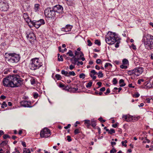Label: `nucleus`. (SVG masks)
Instances as JSON below:
<instances>
[{"label": "nucleus", "instance_id": "obj_58", "mask_svg": "<svg viewBox=\"0 0 153 153\" xmlns=\"http://www.w3.org/2000/svg\"><path fill=\"white\" fill-rule=\"evenodd\" d=\"M71 125L70 124H68L67 126L64 127V128L65 129H67L68 128L70 127Z\"/></svg>", "mask_w": 153, "mask_h": 153}, {"label": "nucleus", "instance_id": "obj_17", "mask_svg": "<svg viewBox=\"0 0 153 153\" xmlns=\"http://www.w3.org/2000/svg\"><path fill=\"white\" fill-rule=\"evenodd\" d=\"M75 54L76 56H79L80 57L83 56L84 54L81 51H75Z\"/></svg>", "mask_w": 153, "mask_h": 153}, {"label": "nucleus", "instance_id": "obj_47", "mask_svg": "<svg viewBox=\"0 0 153 153\" xmlns=\"http://www.w3.org/2000/svg\"><path fill=\"white\" fill-rule=\"evenodd\" d=\"M140 96V94L138 93H136L135 94H134L133 95V97H135L136 98H137Z\"/></svg>", "mask_w": 153, "mask_h": 153}, {"label": "nucleus", "instance_id": "obj_5", "mask_svg": "<svg viewBox=\"0 0 153 153\" xmlns=\"http://www.w3.org/2000/svg\"><path fill=\"white\" fill-rule=\"evenodd\" d=\"M55 13L58 18H61L63 16V7L59 5H57L53 7Z\"/></svg>", "mask_w": 153, "mask_h": 153}, {"label": "nucleus", "instance_id": "obj_36", "mask_svg": "<svg viewBox=\"0 0 153 153\" xmlns=\"http://www.w3.org/2000/svg\"><path fill=\"white\" fill-rule=\"evenodd\" d=\"M114 85H116L117 82V80L116 78H114L113 79L112 81Z\"/></svg>", "mask_w": 153, "mask_h": 153}, {"label": "nucleus", "instance_id": "obj_15", "mask_svg": "<svg viewBox=\"0 0 153 153\" xmlns=\"http://www.w3.org/2000/svg\"><path fill=\"white\" fill-rule=\"evenodd\" d=\"M34 35L33 33H31L27 34L26 36L27 38L30 40L33 39V38L34 37Z\"/></svg>", "mask_w": 153, "mask_h": 153}, {"label": "nucleus", "instance_id": "obj_23", "mask_svg": "<svg viewBox=\"0 0 153 153\" xmlns=\"http://www.w3.org/2000/svg\"><path fill=\"white\" fill-rule=\"evenodd\" d=\"M85 124H87V126H89L90 125L91 121L88 120H85Z\"/></svg>", "mask_w": 153, "mask_h": 153}, {"label": "nucleus", "instance_id": "obj_10", "mask_svg": "<svg viewBox=\"0 0 153 153\" xmlns=\"http://www.w3.org/2000/svg\"><path fill=\"white\" fill-rule=\"evenodd\" d=\"M122 117L123 118L124 120L128 122H131L133 120V118H134V119L135 120H137L138 118H139V117H133L129 114L126 115H123V116Z\"/></svg>", "mask_w": 153, "mask_h": 153}, {"label": "nucleus", "instance_id": "obj_63", "mask_svg": "<svg viewBox=\"0 0 153 153\" xmlns=\"http://www.w3.org/2000/svg\"><path fill=\"white\" fill-rule=\"evenodd\" d=\"M111 143L112 147L113 146V145H115L116 144V143L114 142H111Z\"/></svg>", "mask_w": 153, "mask_h": 153}, {"label": "nucleus", "instance_id": "obj_22", "mask_svg": "<svg viewBox=\"0 0 153 153\" xmlns=\"http://www.w3.org/2000/svg\"><path fill=\"white\" fill-rule=\"evenodd\" d=\"M119 83L120 84H121V83H122V84H121L120 85V87H123L125 85H126V84H125V83L124 82V80L123 79H121L120 80V81H119Z\"/></svg>", "mask_w": 153, "mask_h": 153}, {"label": "nucleus", "instance_id": "obj_38", "mask_svg": "<svg viewBox=\"0 0 153 153\" xmlns=\"http://www.w3.org/2000/svg\"><path fill=\"white\" fill-rule=\"evenodd\" d=\"M94 75H93L92 74H90V76L92 78V79L93 80H95L96 78V76H94Z\"/></svg>", "mask_w": 153, "mask_h": 153}, {"label": "nucleus", "instance_id": "obj_42", "mask_svg": "<svg viewBox=\"0 0 153 153\" xmlns=\"http://www.w3.org/2000/svg\"><path fill=\"white\" fill-rule=\"evenodd\" d=\"M16 152V153H20V152L19 150L17 148H15V151L13 152V153H15Z\"/></svg>", "mask_w": 153, "mask_h": 153}, {"label": "nucleus", "instance_id": "obj_29", "mask_svg": "<svg viewBox=\"0 0 153 153\" xmlns=\"http://www.w3.org/2000/svg\"><path fill=\"white\" fill-rule=\"evenodd\" d=\"M67 54L69 55L70 56H74L72 52L70 50H69L68 52L67 53Z\"/></svg>", "mask_w": 153, "mask_h": 153}, {"label": "nucleus", "instance_id": "obj_19", "mask_svg": "<svg viewBox=\"0 0 153 153\" xmlns=\"http://www.w3.org/2000/svg\"><path fill=\"white\" fill-rule=\"evenodd\" d=\"M39 4H35L34 9L36 12H37L39 11Z\"/></svg>", "mask_w": 153, "mask_h": 153}, {"label": "nucleus", "instance_id": "obj_18", "mask_svg": "<svg viewBox=\"0 0 153 153\" xmlns=\"http://www.w3.org/2000/svg\"><path fill=\"white\" fill-rule=\"evenodd\" d=\"M61 73L62 74L65 75V76L69 77L70 75H68V73L66 71H65L64 70H62L61 71Z\"/></svg>", "mask_w": 153, "mask_h": 153}, {"label": "nucleus", "instance_id": "obj_21", "mask_svg": "<svg viewBox=\"0 0 153 153\" xmlns=\"http://www.w3.org/2000/svg\"><path fill=\"white\" fill-rule=\"evenodd\" d=\"M7 143V140L3 141L0 144V146L1 147H3L4 146L6 145Z\"/></svg>", "mask_w": 153, "mask_h": 153}, {"label": "nucleus", "instance_id": "obj_27", "mask_svg": "<svg viewBox=\"0 0 153 153\" xmlns=\"http://www.w3.org/2000/svg\"><path fill=\"white\" fill-rule=\"evenodd\" d=\"M123 65H127L128 63V61L126 59H124L122 61Z\"/></svg>", "mask_w": 153, "mask_h": 153}, {"label": "nucleus", "instance_id": "obj_4", "mask_svg": "<svg viewBox=\"0 0 153 153\" xmlns=\"http://www.w3.org/2000/svg\"><path fill=\"white\" fill-rule=\"evenodd\" d=\"M30 64V68L33 70H35L39 69L42 66V63L39 58H34L31 59Z\"/></svg>", "mask_w": 153, "mask_h": 153}, {"label": "nucleus", "instance_id": "obj_46", "mask_svg": "<svg viewBox=\"0 0 153 153\" xmlns=\"http://www.w3.org/2000/svg\"><path fill=\"white\" fill-rule=\"evenodd\" d=\"M116 152V150L114 148H113L110 151V153H114Z\"/></svg>", "mask_w": 153, "mask_h": 153}, {"label": "nucleus", "instance_id": "obj_39", "mask_svg": "<svg viewBox=\"0 0 153 153\" xmlns=\"http://www.w3.org/2000/svg\"><path fill=\"white\" fill-rule=\"evenodd\" d=\"M85 74L83 73L80 74L79 75V77L80 78H82L83 79H84L85 78Z\"/></svg>", "mask_w": 153, "mask_h": 153}, {"label": "nucleus", "instance_id": "obj_13", "mask_svg": "<svg viewBox=\"0 0 153 153\" xmlns=\"http://www.w3.org/2000/svg\"><path fill=\"white\" fill-rule=\"evenodd\" d=\"M23 17L26 22L28 23L29 26L31 27L32 26L30 25H29V22L31 23L32 21H31L29 17L28 16L27 14L26 13H24L23 14Z\"/></svg>", "mask_w": 153, "mask_h": 153}, {"label": "nucleus", "instance_id": "obj_34", "mask_svg": "<svg viewBox=\"0 0 153 153\" xmlns=\"http://www.w3.org/2000/svg\"><path fill=\"white\" fill-rule=\"evenodd\" d=\"M68 75H70H70H72V76H74L76 75V74H75V72L73 71H70L69 72V73H68Z\"/></svg>", "mask_w": 153, "mask_h": 153}, {"label": "nucleus", "instance_id": "obj_24", "mask_svg": "<svg viewBox=\"0 0 153 153\" xmlns=\"http://www.w3.org/2000/svg\"><path fill=\"white\" fill-rule=\"evenodd\" d=\"M128 73L129 75H134V70L128 71Z\"/></svg>", "mask_w": 153, "mask_h": 153}, {"label": "nucleus", "instance_id": "obj_54", "mask_svg": "<svg viewBox=\"0 0 153 153\" xmlns=\"http://www.w3.org/2000/svg\"><path fill=\"white\" fill-rule=\"evenodd\" d=\"M67 140L68 142H70L71 140V137L69 136H67Z\"/></svg>", "mask_w": 153, "mask_h": 153}, {"label": "nucleus", "instance_id": "obj_7", "mask_svg": "<svg viewBox=\"0 0 153 153\" xmlns=\"http://www.w3.org/2000/svg\"><path fill=\"white\" fill-rule=\"evenodd\" d=\"M45 15L49 18H52L56 15L53 7H49L46 9L45 11Z\"/></svg>", "mask_w": 153, "mask_h": 153}, {"label": "nucleus", "instance_id": "obj_35", "mask_svg": "<svg viewBox=\"0 0 153 153\" xmlns=\"http://www.w3.org/2000/svg\"><path fill=\"white\" fill-rule=\"evenodd\" d=\"M90 73L92 74L93 75H95L96 74H97V73L94 70H93L91 71Z\"/></svg>", "mask_w": 153, "mask_h": 153}, {"label": "nucleus", "instance_id": "obj_52", "mask_svg": "<svg viewBox=\"0 0 153 153\" xmlns=\"http://www.w3.org/2000/svg\"><path fill=\"white\" fill-rule=\"evenodd\" d=\"M83 64V62L82 61L79 62L78 61L77 62V65H82Z\"/></svg>", "mask_w": 153, "mask_h": 153}, {"label": "nucleus", "instance_id": "obj_3", "mask_svg": "<svg viewBox=\"0 0 153 153\" xmlns=\"http://www.w3.org/2000/svg\"><path fill=\"white\" fill-rule=\"evenodd\" d=\"M144 43L146 48L153 49V36L147 34L144 38Z\"/></svg>", "mask_w": 153, "mask_h": 153}, {"label": "nucleus", "instance_id": "obj_61", "mask_svg": "<svg viewBox=\"0 0 153 153\" xmlns=\"http://www.w3.org/2000/svg\"><path fill=\"white\" fill-rule=\"evenodd\" d=\"M144 142L145 143H146V142L149 143L150 142V141L148 139L146 138V141H144Z\"/></svg>", "mask_w": 153, "mask_h": 153}, {"label": "nucleus", "instance_id": "obj_32", "mask_svg": "<svg viewBox=\"0 0 153 153\" xmlns=\"http://www.w3.org/2000/svg\"><path fill=\"white\" fill-rule=\"evenodd\" d=\"M94 43L95 44L97 45L98 46H100L101 45L100 42L98 40H96L94 42Z\"/></svg>", "mask_w": 153, "mask_h": 153}, {"label": "nucleus", "instance_id": "obj_1", "mask_svg": "<svg viewBox=\"0 0 153 153\" xmlns=\"http://www.w3.org/2000/svg\"><path fill=\"white\" fill-rule=\"evenodd\" d=\"M23 80L17 74L7 76L3 80L4 86L6 87L14 88L19 87L23 83Z\"/></svg>", "mask_w": 153, "mask_h": 153}, {"label": "nucleus", "instance_id": "obj_45", "mask_svg": "<svg viewBox=\"0 0 153 153\" xmlns=\"http://www.w3.org/2000/svg\"><path fill=\"white\" fill-rule=\"evenodd\" d=\"M108 66H112V65L111 64L109 63H106L105 65V67L106 68Z\"/></svg>", "mask_w": 153, "mask_h": 153}, {"label": "nucleus", "instance_id": "obj_2", "mask_svg": "<svg viewBox=\"0 0 153 153\" xmlns=\"http://www.w3.org/2000/svg\"><path fill=\"white\" fill-rule=\"evenodd\" d=\"M120 39V38L118 36L117 34L115 33L110 31L108 32L105 37L106 42L109 45H113L116 42L115 46L116 48L119 47Z\"/></svg>", "mask_w": 153, "mask_h": 153}, {"label": "nucleus", "instance_id": "obj_55", "mask_svg": "<svg viewBox=\"0 0 153 153\" xmlns=\"http://www.w3.org/2000/svg\"><path fill=\"white\" fill-rule=\"evenodd\" d=\"M101 61L100 59H98L96 60V63L98 64H99L101 63Z\"/></svg>", "mask_w": 153, "mask_h": 153}, {"label": "nucleus", "instance_id": "obj_49", "mask_svg": "<svg viewBox=\"0 0 153 153\" xmlns=\"http://www.w3.org/2000/svg\"><path fill=\"white\" fill-rule=\"evenodd\" d=\"M75 134H77L79 133V129H76L74 131Z\"/></svg>", "mask_w": 153, "mask_h": 153}, {"label": "nucleus", "instance_id": "obj_30", "mask_svg": "<svg viewBox=\"0 0 153 153\" xmlns=\"http://www.w3.org/2000/svg\"><path fill=\"white\" fill-rule=\"evenodd\" d=\"M92 82H90L87 84V85H86V87L87 88H90L92 86Z\"/></svg>", "mask_w": 153, "mask_h": 153}, {"label": "nucleus", "instance_id": "obj_53", "mask_svg": "<svg viewBox=\"0 0 153 153\" xmlns=\"http://www.w3.org/2000/svg\"><path fill=\"white\" fill-rule=\"evenodd\" d=\"M110 92V89L108 88L106 92L105 93V94L106 95H107Z\"/></svg>", "mask_w": 153, "mask_h": 153}, {"label": "nucleus", "instance_id": "obj_43", "mask_svg": "<svg viewBox=\"0 0 153 153\" xmlns=\"http://www.w3.org/2000/svg\"><path fill=\"white\" fill-rule=\"evenodd\" d=\"M3 137L4 139H6L7 138H10V137L7 134H4L3 136Z\"/></svg>", "mask_w": 153, "mask_h": 153}, {"label": "nucleus", "instance_id": "obj_20", "mask_svg": "<svg viewBox=\"0 0 153 153\" xmlns=\"http://www.w3.org/2000/svg\"><path fill=\"white\" fill-rule=\"evenodd\" d=\"M90 125H91L93 127H94L96 125V121L94 120H91V122Z\"/></svg>", "mask_w": 153, "mask_h": 153}, {"label": "nucleus", "instance_id": "obj_44", "mask_svg": "<svg viewBox=\"0 0 153 153\" xmlns=\"http://www.w3.org/2000/svg\"><path fill=\"white\" fill-rule=\"evenodd\" d=\"M123 65H121L120 66V67L122 69H126L127 68V67L126 66H125Z\"/></svg>", "mask_w": 153, "mask_h": 153}, {"label": "nucleus", "instance_id": "obj_40", "mask_svg": "<svg viewBox=\"0 0 153 153\" xmlns=\"http://www.w3.org/2000/svg\"><path fill=\"white\" fill-rule=\"evenodd\" d=\"M98 120L100 121L101 122H102V123L105 122L106 121V120H103L102 119V117H100L98 119Z\"/></svg>", "mask_w": 153, "mask_h": 153}, {"label": "nucleus", "instance_id": "obj_11", "mask_svg": "<svg viewBox=\"0 0 153 153\" xmlns=\"http://www.w3.org/2000/svg\"><path fill=\"white\" fill-rule=\"evenodd\" d=\"M134 70V75L137 76H139L143 72V69L141 68H136Z\"/></svg>", "mask_w": 153, "mask_h": 153}, {"label": "nucleus", "instance_id": "obj_25", "mask_svg": "<svg viewBox=\"0 0 153 153\" xmlns=\"http://www.w3.org/2000/svg\"><path fill=\"white\" fill-rule=\"evenodd\" d=\"M55 76L58 80H61L62 78L61 76L59 74H56Z\"/></svg>", "mask_w": 153, "mask_h": 153}, {"label": "nucleus", "instance_id": "obj_33", "mask_svg": "<svg viewBox=\"0 0 153 153\" xmlns=\"http://www.w3.org/2000/svg\"><path fill=\"white\" fill-rule=\"evenodd\" d=\"M7 106V104L5 102H3L1 105V108H4V107H6Z\"/></svg>", "mask_w": 153, "mask_h": 153}, {"label": "nucleus", "instance_id": "obj_57", "mask_svg": "<svg viewBox=\"0 0 153 153\" xmlns=\"http://www.w3.org/2000/svg\"><path fill=\"white\" fill-rule=\"evenodd\" d=\"M105 87H102V88H101L100 89V91L103 92V91H105Z\"/></svg>", "mask_w": 153, "mask_h": 153}, {"label": "nucleus", "instance_id": "obj_6", "mask_svg": "<svg viewBox=\"0 0 153 153\" xmlns=\"http://www.w3.org/2000/svg\"><path fill=\"white\" fill-rule=\"evenodd\" d=\"M9 56L8 61L11 63H17L19 61L20 57L16 53H9L8 54Z\"/></svg>", "mask_w": 153, "mask_h": 153}, {"label": "nucleus", "instance_id": "obj_56", "mask_svg": "<svg viewBox=\"0 0 153 153\" xmlns=\"http://www.w3.org/2000/svg\"><path fill=\"white\" fill-rule=\"evenodd\" d=\"M31 81V84L33 85L35 83V80L34 79H32L30 80Z\"/></svg>", "mask_w": 153, "mask_h": 153}, {"label": "nucleus", "instance_id": "obj_64", "mask_svg": "<svg viewBox=\"0 0 153 153\" xmlns=\"http://www.w3.org/2000/svg\"><path fill=\"white\" fill-rule=\"evenodd\" d=\"M0 98L1 99L4 100V99H5L6 97L5 96H4V95H2L0 97Z\"/></svg>", "mask_w": 153, "mask_h": 153}, {"label": "nucleus", "instance_id": "obj_41", "mask_svg": "<svg viewBox=\"0 0 153 153\" xmlns=\"http://www.w3.org/2000/svg\"><path fill=\"white\" fill-rule=\"evenodd\" d=\"M144 81V80L143 79H139L138 81V83L140 85L141 84V83L142 82H143Z\"/></svg>", "mask_w": 153, "mask_h": 153}, {"label": "nucleus", "instance_id": "obj_51", "mask_svg": "<svg viewBox=\"0 0 153 153\" xmlns=\"http://www.w3.org/2000/svg\"><path fill=\"white\" fill-rule=\"evenodd\" d=\"M33 96L35 98H36L38 97V94L36 93H35L33 94Z\"/></svg>", "mask_w": 153, "mask_h": 153}, {"label": "nucleus", "instance_id": "obj_60", "mask_svg": "<svg viewBox=\"0 0 153 153\" xmlns=\"http://www.w3.org/2000/svg\"><path fill=\"white\" fill-rule=\"evenodd\" d=\"M74 68V66L71 65L69 66V68L70 70H72Z\"/></svg>", "mask_w": 153, "mask_h": 153}, {"label": "nucleus", "instance_id": "obj_9", "mask_svg": "<svg viewBox=\"0 0 153 153\" xmlns=\"http://www.w3.org/2000/svg\"><path fill=\"white\" fill-rule=\"evenodd\" d=\"M40 136L42 137H48L50 135V130L48 128H44L41 132Z\"/></svg>", "mask_w": 153, "mask_h": 153}, {"label": "nucleus", "instance_id": "obj_12", "mask_svg": "<svg viewBox=\"0 0 153 153\" xmlns=\"http://www.w3.org/2000/svg\"><path fill=\"white\" fill-rule=\"evenodd\" d=\"M22 106L25 107H31L30 105L31 104L30 102L27 101L23 100L20 102Z\"/></svg>", "mask_w": 153, "mask_h": 153}, {"label": "nucleus", "instance_id": "obj_48", "mask_svg": "<svg viewBox=\"0 0 153 153\" xmlns=\"http://www.w3.org/2000/svg\"><path fill=\"white\" fill-rule=\"evenodd\" d=\"M58 60L59 61H63V59L62 56H60V57L58 58Z\"/></svg>", "mask_w": 153, "mask_h": 153}, {"label": "nucleus", "instance_id": "obj_59", "mask_svg": "<svg viewBox=\"0 0 153 153\" xmlns=\"http://www.w3.org/2000/svg\"><path fill=\"white\" fill-rule=\"evenodd\" d=\"M102 83L101 82H99L97 83V84L98 85L99 87L98 88L100 87L101 86Z\"/></svg>", "mask_w": 153, "mask_h": 153}, {"label": "nucleus", "instance_id": "obj_26", "mask_svg": "<svg viewBox=\"0 0 153 153\" xmlns=\"http://www.w3.org/2000/svg\"><path fill=\"white\" fill-rule=\"evenodd\" d=\"M23 151V153H30V150L29 149L25 148Z\"/></svg>", "mask_w": 153, "mask_h": 153}, {"label": "nucleus", "instance_id": "obj_50", "mask_svg": "<svg viewBox=\"0 0 153 153\" xmlns=\"http://www.w3.org/2000/svg\"><path fill=\"white\" fill-rule=\"evenodd\" d=\"M75 56L74 57V60L75 62H78V60H79L80 59V58H74Z\"/></svg>", "mask_w": 153, "mask_h": 153}, {"label": "nucleus", "instance_id": "obj_8", "mask_svg": "<svg viewBox=\"0 0 153 153\" xmlns=\"http://www.w3.org/2000/svg\"><path fill=\"white\" fill-rule=\"evenodd\" d=\"M31 24L35 27L38 28L39 27L42 25L45 24L44 20L43 19H40L39 21L33 20L31 22Z\"/></svg>", "mask_w": 153, "mask_h": 153}, {"label": "nucleus", "instance_id": "obj_14", "mask_svg": "<svg viewBox=\"0 0 153 153\" xmlns=\"http://www.w3.org/2000/svg\"><path fill=\"white\" fill-rule=\"evenodd\" d=\"M72 27L69 25H66L65 28H62V30L66 32H69L71 30Z\"/></svg>", "mask_w": 153, "mask_h": 153}, {"label": "nucleus", "instance_id": "obj_37", "mask_svg": "<svg viewBox=\"0 0 153 153\" xmlns=\"http://www.w3.org/2000/svg\"><path fill=\"white\" fill-rule=\"evenodd\" d=\"M87 42L88 43V46H90L92 45V43L90 40L88 39L87 41Z\"/></svg>", "mask_w": 153, "mask_h": 153}, {"label": "nucleus", "instance_id": "obj_62", "mask_svg": "<svg viewBox=\"0 0 153 153\" xmlns=\"http://www.w3.org/2000/svg\"><path fill=\"white\" fill-rule=\"evenodd\" d=\"M22 146L24 147H26V143L25 142H22Z\"/></svg>", "mask_w": 153, "mask_h": 153}, {"label": "nucleus", "instance_id": "obj_28", "mask_svg": "<svg viewBox=\"0 0 153 153\" xmlns=\"http://www.w3.org/2000/svg\"><path fill=\"white\" fill-rule=\"evenodd\" d=\"M97 75L99 78H102L103 76V74L102 71H99L98 73H97Z\"/></svg>", "mask_w": 153, "mask_h": 153}, {"label": "nucleus", "instance_id": "obj_16", "mask_svg": "<svg viewBox=\"0 0 153 153\" xmlns=\"http://www.w3.org/2000/svg\"><path fill=\"white\" fill-rule=\"evenodd\" d=\"M66 3L69 6H74L75 5L74 3L72 0H67Z\"/></svg>", "mask_w": 153, "mask_h": 153}, {"label": "nucleus", "instance_id": "obj_31", "mask_svg": "<svg viewBox=\"0 0 153 153\" xmlns=\"http://www.w3.org/2000/svg\"><path fill=\"white\" fill-rule=\"evenodd\" d=\"M115 132V131L114 129H111L110 130H109L108 133L111 134L113 133H114Z\"/></svg>", "mask_w": 153, "mask_h": 153}]
</instances>
